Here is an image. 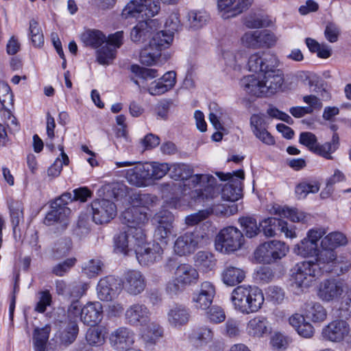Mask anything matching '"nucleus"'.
Returning <instances> with one entry per match:
<instances>
[{"mask_svg": "<svg viewBox=\"0 0 351 351\" xmlns=\"http://www.w3.org/2000/svg\"><path fill=\"white\" fill-rule=\"evenodd\" d=\"M141 332V338L146 349L154 346L158 339L163 335L162 328L156 322H149L145 325Z\"/></svg>", "mask_w": 351, "mask_h": 351, "instance_id": "2f4dec72", "label": "nucleus"}, {"mask_svg": "<svg viewBox=\"0 0 351 351\" xmlns=\"http://www.w3.org/2000/svg\"><path fill=\"white\" fill-rule=\"evenodd\" d=\"M105 328L101 326L89 328L86 334L87 343L92 346H99L105 342Z\"/></svg>", "mask_w": 351, "mask_h": 351, "instance_id": "49530a36", "label": "nucleus"}, {"mask_svg": "<svg viewBox=\"0 0 351 351\" xmlns=\"http://www.w3.org/2000/svg\"><path fill=\"white\" fill-rule=\"evenodd\" d=\"M136 165L134 167L125 171V178L127 181L136 186H146L147 181L149 180V169L146 168L145 164H136L134 161L116 162L117 167H129Z\"/></svg>", "mask_w": 351, "mask_h": 351, "instance_id": "2eb2a0df", "label": "nucleus"}, {"mask_svg": "<svg viewBox=\"0 0 351 351\" xmlns=\"http://www.w3.org/2000/svg\"><path fill=\"white\" fill-rule=\"evenodd\" d=\"M174 216L169 210H161L154 215L152 219L155 226L154 237L162 245H167L173 233Z\"/></svg>", "mask_w": 351, "mask_h": 351, "instance_id": "f8f14e48", "label": "nucleus"}, {"mask_svg": "<svg viewBox=\"0 0 351 351\" xmlns=\"http://www.w3.org/2000/svg\"><path fill=\"white\" fill-rule=\"evenodd\" d=\"M194 260L195 265L204 272L213 270L216 265L214 255L206 251L198 252L195 254Z\"/></svg>", "mask_w": 351, "mask_h": 351, "instance_id": "ea45409f", "label": "nucleus"}, {"mask_svg": "<svg viewBox=\"0 0 351 351\" xmlns=\"http://www.w3.org/2000/svg\"><path fill=\"white\" fill-rule=\"evenodd\" d=\"M122 285L128 294L137 295L141 293L146 287L145 278L139 271L128 270L123 274Z\"/></svg>", "mask_w": 351, "mask_h": 351, "instance_id": "b1692460", "label": "nucleus"}, {"mask_svg": "<svg viewBox=\"0 0 351 351\" xmlns=\"http://www.w3.org/2000/svg\"><path fill=\"white\" fill-rule=\"evenodd\" d=\"M215 293V287L211 282H201L199 289L192 296V302L195 308L199 310L208 309L213 303Z\"/></svg>", "mask_w": 351, "mask_h": 351, "instance_id": "412c9836", "label": "nucleus"}, {"mask_svg": "<svg viewBox=\"0 0 351 351\" xmlns=\"http://www.w3.org/2000/svg\"><path fill=\"white\" fill-rule=\"evenodd\" d=\"M271 328L267 319L263 316H256L247 324V335L254 338H261L269 333Z\"/></svg>", "mask_w": 351, "mask_h": 351, "instance_id": "72a5a7b5", "label": "nucleus"}, {"mask_svg": "<svg viewBox=\"0 0 351 351\" xmlns=\"http://www.w3.org/2000/svg\"><path fill=\"white\" fill-rule=\"evenodd\" d=\"M9 209L13 232L15 233L16 228L24 220L23 206L20 202H11L9 204Z\"/></svg>", "mask_w": 351, "mask_h": 351, "instance_id": "37998d69", "label": "nucleus"}, {"mask_svg": "<svg viewBox=\"0 0 351 351\" xmlns=\"http://www.w3.org/2000/svg\"><path fill=\"white\" fill-rule=\"evenodd\" d=\"M136 334L127 326H120L111 332L109 342L117 351H124L132 347L135 343Z\"/></svg>", "mask_w": 351, "mask_h": 351, "instance_id": "dca6fc26", "label": "nucleus"}, {"mask_svg": "<svg viewBox=\"0 0 351 351\" xmlns=\"http://www.w3.org/2000/svg\"><path fill=\"white\" fill-rule=\"evenodd\" d=\"M131 71L143 81L152 80L158 76L157 70L141 67L138 65H132L131 66Z\"/></svg>", "mask_w": 351, "mask_h": 351, "instance_id": "e2e57ef3", "label": "nucleus"}, {"mask_svg": "<svg viewBox=\"0 0 351 351\" xmlns=\"http://www.w3.org/2000/svg\"><path fill=\"white\" fill-rule=\"evenodd\" d=\"M253 0H217L219 14L223 19L233 18L243 12Z\"/></svg>", "mask_w": 351, "mask_h": 351, "instance_id": "4be33fe9", "label": "nucleus"}, {"mask_svg": "<svg viewBox=\"0 0 351 351\" xmlns=\"http://www.w3.org/2000/svg\"><path fill=\"white\" fill-rule=\"evenodd\" d=\"M319 190L317 183H301L295 188V193L299 199L305 198L310 193H316Z\"/></svg>", "mask_w": 351, "mask_h": 351, "instance_id": "774afa93", "label": "nucleus"}, {"mask_svg": "<svg viewBox=\"0 0 351 351\" xmlns=\"http://www.w3.org/2000/svg\"><path fill=\"white\" fill-rule=\"evenodd\" d=\"M169 175L171 178L178 180H188L189 184L195 188L192 191V197L195 200L213 199L218 195L219 188L216 179L208 174H195L193 169L184 163H175L169 166Z\"/></svg>", "mask_w": 351, "mask_h": 351, "instance_id": "f03ea898", "label": "nucleus"}, {"mask_svg": "<svg viewBox=\"0 0 351 351\" xmlns=\"http://www.w3.org/2000/svg\"><path fill=\"white\" fill-rule=\"evenodd\" d=\"M146 168L149 169V180H159L163 178L169 171V165L168 163H159L152 162L145 163Z\"/></svg>", "mask_w": 351, "mask_h": 351, "instance_id": "3c124183", "label": "nucleus"}, {"mask_svg": "<svg viewBox=\"0 0 351 351\" xmlns=\"http://www.w3.org/2000/svg\"><path fill=\"white\" fill-rule=\"evenodd\" d=\"M214 337L213 330L204 326L197 328L191 335V339L197 347H202L210 343Z\"/></svg>", "mask_w": 351, "mask_h": 351, "instance_id": "58836bf2", "label": "nucleus"}, {"mask_svg": "<svg viewBox=\"0 0 351 351\" xmlns=\"http://www.w3.org/2000/svg\"><path fill=\"white\" fill-rule=\"evenodd\" d=\"M188 19L191 27L200 28L209 20V14L205 11L193 10L189 12Z\"/></svg>", "mask_w": 351, "mask_h": 351, "instance_id": "4d7b16f0", "label": "nucleus"}, {"mask_svg": "<svg viewBox=\"0 0 351 351\" xmlns=\"http://www.w3.org/2000/svg\"><path fill=\"white\" fill-rule=\"evenodd\" d=\"M161 53L154 47H149L144 48L140 53V62L143 64L152 65L157 62L158 59L160 57Z\"/></svg>", "mask_w": 351, "mask_h": 351, "instance_id": "6e6d98bb", "label": "nucleus"}, {"mask_svg": "<svg viewBox=\"0 0 351 351\" xmlns=\"http://www.w3.org/2000/svg\"><path fill=\"white\" fill-rule=\"evenodd\" d=\"M29 36L34 47H40L44 44L43 31L38 23L35 19L29 21Z\"/></svg>", "mask_w": 351, "mask_h": 351, "instance_id": "603ef678", "label": "nucleus"}, {"mask_svg": "<svg viewBox=\"0 0 351 351\" xmlns=\"http://www.w3.org/2000/svg\"><path fill=\"white\" fill-rule=\"evenodd\" d=\"M350 332V324L344 319H338L323 328L322 336L326 341L339 343L348 337Z\"/></svg>", "mask_w": 351, "mask_h": 351, "instance_id": "f3484780", "label": "nucleus"}, {"mask_svg": "<svg viewBox=\"0 0 351 351\" xmlns=\"http://www.w3.org/2000/svg\"><path fill=\"white\" fill-rule=\"evenodd\" d=\"M322 274L317 264H315L312 261H305L295 265L292 277L297 287L306 289L309 287Z\"/></svg>", "mask_w": 351, "mask_h": 351, "instance_id": "9d476101", "label": "nucleus"}, {"mask_svg": "<svg viewBox=\"0 0 351 351\" xmlns=\"http://www.w3.org/2000/svg\"><path fill=\"white\" fill-rule=\"evenodd\" d=\"M119 280L114 276H108L101 278L97 287L98 298L101 300L110 301L118 295Z\"/></svg>", "mask_w": 351, "mask_h": 351, "instance_id": "bb28decb", "label": "nucleus"}, {"mask_svg": "<svg viewBox=\"0 0 351 351\" xmlns=\"http://www.w3.org/2000/svg\"><path fill=\"white\" fill-rule=\"evenodd\" d=\"M337 254L336 250L323 247L320 245L316 253L315 264H317L322 274L328 273L334 261L336 260Z\"/></svg>", "mask_w": 351, "mask_h": 351, "instance_id": "f704fd0d", "label": "nucleus"}, {"mask_svg": "<svg viewBox=\"0 0 351 351\" xmlns=\"http://www.w3.org/2000/svg\"><path fill=\"white\" fill-rule=\"evenodd\" d=\"M13 93L10 86L5 82L0 83V102L3 106L2 110L8 109L14 104Z\"/></svg>", "mask_w": 351, "mask_h": 351, "instance_id": "052dcab7", "label": "nucleus"}, {"mask_svg": "<svg viewBox=\"0 0 351 351\" xmlns=\"http://www.w3.org/2000/svg\"><path fill=\"white\" fill-rule=\"evenodd\" d=\"M176 82V72L168 71L159 79L153 81L147 90L152 95H160L172 89Z\"/></svg>", "mask_w": 351, "mask_h": 351, "instance_id": "c85d7f7f", "label": "nucleus"}, {"mask_svg": "<svg viewBox=\"0 0 351 351\" xmlns=\"http://www.w3.org/2000/svg\"><path fill=\"white\" fill-rule=\"evenodd\" d=\"M116 51L106 45L97 51V59L101 64H109L115 58Z\"/></svg>", "mask_w": 351, "mask_h": 351, "instance_id": "69168bd1", "label": "nucleus"}, {"mask_svg": "<svg viewBox=\"0 0 351 351\" xmlns=\"http://www.w3.org/2000/svg\"><path fill=\"white\" fill-rule=\"evenodd\" d=\"M351 269V253L345 252L337 255L334 264L328 273H332L341 276L348 273Z\"/></svg>", "mask_w": 351, "mask_h": 351, "instance_id": "e433bc0d", "label": "nucleus"}, {"mask_svg": "<svg viewBox=\"0 0 351 351\" xmlns=\"http://www.w3.org/2000/svg\"><path fill=\"white\" fill-rule=\"evenodd\" d=\"M260 227L264 235L267 237H275L278 232L285 233L286 237H295V232L288 228L287 221L276 217L265 219L260 223Z\"/></svg>", "mask_w": 351, "mask_h": 351, "instance_id": "5701e85b", "label": "nucleus"}, {"mask_svg": "<svg viewBox=\"0 0 351 351\" xmlns=\"http://www.w3.org/2000/svg\"><path fill=\"white\" fill-rule=\"evenodd\" d=\"M244 243L242 232L235 227L223 228L215 239V248L217 251L228 254L239 250Z\"/></svg>", "mask_w": 351, "mask_h": 351, "instance_id": "0eeeda50", "label": "nucleus"}, {"mask_svg": "<svg viewBox=\"0 0 351 351\" xmlns=\"http://www.w3.org/2000/svg\"><path fill=\"white\" fill-rule=\"evenodd\" d=\"M158 197L147 193H134L131 196L133 206L144 208L153 206L156 204Z\"/></svg>", "mask_w": 351, "mask_h": 351, "instance_id": "de8ad7c7", "label": "nucleus"}, {"mask_svg": "<svg viewBox=\"0 0 351 351\" xmlns=\"http://www.w3.org/2000/svg\"><path fill=\"white\" fill-rule=\"evenodd\" d=\"M347 290L348 285L343 280L330 278L319 284L317 296L323 302H338L343 297Z\"/></svg>", "mask_w": 351, "mask_h": 351, "instance_id": "1a4fd4ad", "label": "nucleus"}, {"mask_svg": "<svg viewBox=\"0 0 351 351\" xmlns=\"http://www.w3.org/2000/svg\"><path fill=\"white\" fill-rule=\"evenodd\" d=\"M115 249L125 255L134 251L138 263L142 265H149L162 258L163 248L161 244L147 241L144 230H133L119 237H114Z\"/></svg>", "mask_w": 351, "mask_h": 351, "instance_id": "f257e3e1", "label": "nucleus"}, {"mask_svg": "<svg viewBox=\"0 0 351 351\" xmlns=\"http://www.w3.org/2000/svg\"><path fill=\"white\" fill-rule=\"evenodd\" d=\"M160 10L155 0H131L123 8L121 16L125 19H136L138 21L150 20Z\"/></svg>", "mask_w": 351, "mask_h": 351, "instance_id": "39448f33", "label": "nucleus"}, {"mask_svg": "<svg viewBox=\"0 0 351 351\" xmlns=\"http://www.w3.org/2000/svg\"><path fill=\"white\" fill-rule=\"evenodd\" d=\"M103 263L99 259L93 258L84 263L82 271L89 278L95 277L101 271Z\"/></svg>", "mask_w": 351, "mask_h": 351, "instance_id": "13d9d810", "label": "nucleus"}, {"mask_svg": "<svg viewBox=\"0 0 351 351\" xmlns=\"http://www.w3.org/2000/svg\"><path fill=\"white\" fill-rule=\"evenodd\" d=\"M289 251L285 243L273 240L260 245L254 252V257L259 263L270 265L282 259Z\"/></svg>", "mask_w": 351, "mask_h": 351, "instance_id": "423d86ee", "label": "nucleus"}, {"mask_svg": "<svg viewBox=\"0 0 351 351\" xmlns=\"http://www.w3.org/2000/svg\"><path fill=\"white\" fill-rule=\"evenodd\" d=\"M300 143L307 147L311 151L326 159L332 160L331 154L335 152L339 145V138L337 134H334L330 142L320 145L313 133H301Z\"/></svg>", "mask_w": 351, "mask_h": 351, "instance_id": "9b49d317", "label": "nucleus"}, {"mask_svg": "<svg viewBox=\"0 0 351 351\" xmlns=\"http://www.w3.org/2000/svg\"><path fill=\"white\" fill-rule=\"evenodd\" d=\"M230 301L236 311L248 315L261 308L265 298L262 290L257 287L239 285L232 290Z\"/></svg>", "mask_w": 351, "mask_h": 351, "instance_id": "20e7f679", "label": "nucleus"}, {"mask_svg": "<svg viewBox=\"0 0 351 351\" xmlns=\"http://www.w3.org/2000/svg\"><path fill=\"white\" fill-rule=\"evenodd\" d=\"M210 113L209 120L214 128L217 131H225L221 121L223 119V113L222 109L216 103H211L209 106Z\"/></svg>", "mask_w": 351, "mask_h": 351, "instance_id": "8fccbe9b", "label": "nucleus"}, {"mask_svg": "<svg viewBox=\"0 0 351 351\" xmlns=\"http://www.w3.org/2000/svg\"><path fill=\"white\" fill-rule=\"evenodd\" d=\"M38 295V301L35 306L34 311L43 313L46 311L47 307L51 304L52 297L48 290L40 291Z\"/></svg>", "mask_w": 351, "mask_h": 351, "instance_id": "338daca9", "label": "nucleus"}, {"mask_svg": "<svg viewBox=\"0 0 351 351\" xmlns=\"http://www.w3.org/2000/svg\"><path fill=\"white\" fill-rule=\"evenodd\" d=\"M173 39V34H169V32L165 31H160L154 35L149 42V45L152 47H154L155 49H158L161 53L162 50L170 46Z\"/></svg>", "mask_w": 351, "mask_h": 351, "instance_id": "79ce46f5", "label": "nucleus"}, {"mask_svg": "<svg viewBox=\"0 0 351 351\" xmlns=\"http://www.w3.org/2000/svg\"><path fill=\"white\" fill-rule=\"evenodd\" d=\"M205 238V236L197 232H186L176 239L174 252L180 256L191 254L203 244Z\"/></svg>", "mask_w": 351, "mask_h": 351, "instance_id": "4468645a", "label": "nucleus"}, {"mask_svg": "<svg viewBox=\"0 0 351 351\" xmlns=\"http://www.w3.org/2000/svg\"><path fill=\"white\" fill-rule=\"evenodd\" d=\"M191 317L189 309L182 304L173 306L167 313L168 323L173 328L186 325Z\"/></svg>", "mask_w": 351, "mask_h": 351, "instance_id": "7c9ffc66", "label": "nucleus"}, {"mask_svg": "<svg viewBox=\"0 0 351 351\" xmlns=\"http://www.w3.org/2000/svg\"><path fill=\"white\" fill-rule=\"evenodd\" d=\"M82 42L93 48H97L106 40L105 35L99 30H88L82 34L81 36Z\"/></svg>", "mask_w": 351, "mask_h": 351, "instance_id": "a18cd8bd", "label": "nucleus"}, {"mask_svg": "<svg viewBox=\"0 0 351 351\" xmlns=\"http://www.w3.org/2000/svg\"><path fill=\"white\" fill-rule=\"evenodd\" d=\"M175 275L186 287L195 284L199 279L198 271L189 264H181L178 266Z\"/></svg>", "mask_w": 351, "mask_h": 351, "instance_id": "c9c22d12", "label": "nucleus"}, {"mask_svg": "<svg viewBox=\"0 0 351 351\" xmlns=\"http://www.w3.org/2000/svg\"><path fill=\"white\" fill-rule=\"evenodd\" d=\"M217 176L221 180H228L221 189V197L223 200L235 202L242 196V182L244 180L243 170L232 171V173H223L217 172Z\"/></svg>", "mask_w": 351, "mask_h": 351, "instance_id": "6e6552de", "label": "nucleus"}, {"mask_svg": "<svg viewBox=\"0 0 351 351\" xmlns=\"http://www.w3.org/2000/svg\"><path fill=\"white\" fill-rule=\"evenodd\" d=\"M78 330L77 323L75 322H70L60 335L61 343L66 346L72 343L77 337Z\"/></svg>", "mask_w": 351, "mask_h": 351, "instance_id": "5fc2aeb1", "label": "nucleus"}, {"mask_svg": "<svg viewBox=\"0 0 351 351\" xmlns=\"http://www.w3.org/2000/svg\"><path fill=\"white\" fill-rule=\"evenodd\" d=\"M121 221L126 226L115 237H119L124 233L128 234L131 229L143 230V226L147 223L148 217L144 208L132 206L123 212Z\"/></svg>", "mask_w": 351, "mask_h": 351, "instance_id": "ddd939ff", "label": "nucleus"}, {"mask_svg": "<svg viewBox=\"0 0 351 351\" xmlns=\"http://www.w3.org/2000/svg\"><path fill=\"white\" fill-rule=\"evenodd\" d=\"M242 44L248 48L258 49L272 45L274 42L273 34L267 30L246 32L241 38Z\"/></svg>", "mask_w": 351, "mask_h": 351, "instance_id": "393cba45", "label": "nucleus"}, {"mask_svg": "<svg viewBox=\"0 0 351 351\" xmlns=\"http://www.w3.org/2000/svg\"><path fill=\"white\" fill-rule=\"evenodd\" d=\"M103 317L102 305L99 302L87 303L81 311V320L87 325H95Z\"/></svg>", "mask_w": 351, "mask_h": 351, "instance_id": "473e14b6", "label": "nucleus"}, {"mask_svg": "<svg viewBox=\"0 0 351 351\" xmlns=\"http://www.w3.org/2000/svg\"><path fill=\"white\" fill-rule=\"evenodd\" d=\"M246 277V271L239 267L227 265L221 273V279L223 284L234 287L241 283Z\"/></svg>", "mask_w": 351, "mask_h": 351, "instance_id": "c756f323", "label": "nucleus"}, {"mask_svg": "<svg viewBox=\"0 0 351 351\" xmlns=\"http://www.w3.org/2000/svg\"><path fill=\"white\" fill-rule=\"evenodd\" d=\"M1 112L4 123H0V132H16L20 130L19 122L10 110H1Z\"/></svg>", "mask_w": 351, "mask_h": 351, "instance_id": "09e8293b", "label": "nucleus"}, {"mask_svg": "<svg viewBox=\"0 0 351 351\" xmlns=\"http://www.w3.org/2000/svg\"><path fill=\"white\" fill-rule=\"evenodd\" d=\"M275 276L274 270L267 266H262L257 269L254 274L256 280L261 284L269 283L273 280Z\"/></svg>", "mask_w": 351, "mask_h": 351, "instance_id": "0e129e2a", "label": "nucleus"}, {"mask_svg": "<svg viewBox=\"0 0 351 351\" xmlns=\"http://www.w3.org/2000/svg\"><path fill=\"white\" fill-rule=\"evenodd\" d=\"M304 311L306 317L313 322H323L327 317L326 309L319 302L306 303L305 304Z\"/></svg>", "mask_w": 351, "mask_h": 351, "instance_id": "4c0bfd02", "label": "nucleus"}, {"mask_svg": "<svg viewBox=\"0 0 351 351\" xmlns=\"http://www.w3.org/2000/svg\"><path fill=\"white\" fill-rule=\"evenodd\" d=\"M69 199H71V194L64 193L54 200L51 205V210L44 219V223L51 226L59 221H64L71 213V210L66 206Z\"/></svg>", "mask_w": 351, "mask_h": 351, "instance_id": "6ab92c4d", "label": "nucleus"}, {"mask_svg": "<svg viewBox=\"0 0 351 351\" xmlns=\"http://www.w3.org/2000/svg\"><path fill=\"white\" fill-rule=\"evenodd\" d=\"M278 60L277 58L272 54L255 53L250 56L247 67L250 71L264 73L269 68L278 66Z\"/></svg>", "mask_w": 351, "mask_h": 351, "instance_id": "a878e982", "label": "nucleus"}, {"mask_svg": "<svg viewBox=\"0 0 351 351\" xmlns=\"http://www.w3.org/2000/svg\"><path fill=\"white\" fill-rule=\"evenodd\" d=\"M159 23L155 19L143 20L138 21L130 33L131 40L134 43H143L148 39L152 32L156 30Z\"/></svg>", "mask_w": 351, "mask_h": 351, "instance_id": "cd10ccee", "label": "nucleus"}, {"mask_svg": "<svg viewBox=\"0 0 351 351\" xmlns=\"http://www.w3.org/2000/svg\"><path fill=\"white\" fill-rule=\"evenodd\" d=\"M91 208L93 219L97 224L108 223L117 215L116 205L108 199L94 200Z\"/></svg>", "mask_w": 351, "mask_h": 351, "instance_id": "aec40b11", "label": "nucleus"}, {"mask_svg": "<svg viewBox=\"0 0 351 351\" xmlns=\"http://www.w3.org/2000/svg\"><path fill=\"white\" fill-rule=\"evenodd\" d=\"M318 250L317 244H315L308 239H303L299 243L296 244L293 248L295 254L302 257H309L316 256Z\"/></svg>", "mask_w": 351, "mask_h": 351, "instance_id": "c03bdc74", "label": "nucleus"}, {"mask_svg": "<svg viewBox=\"0 0 351 351\" xmlns=\"http://www.w3.org/2000/svg\"><path fill=\"white\" fill-rule=\"evenodd\" d=\"M347 238L341 232H334L328 234L321 241L320 245L323 247L335 250L337 247L347 244Z\"/></svg>", "mask_w": 351, "mask_h": 351, "instance_id": "a19ab883", "label": "nucleus"}, {"mask_svg": "<svg viewBox=\"0 0 351 351\" xmlns=\"http://www.w3.org/2000/svg\"><path fill=\"white\" fill-rule=\"evenodd\" d=\"M274 209L276 214H278L280 217H287L293 222L303 221L306 217L304 213L295 208H280L278 206Z\"/></svg>", "mask_w": 351, "mask_h": 351, "instance_id": "864d4df0", "label": "nucleus"}, {"mask_svg": "<svg viewBox=\"0 0 351 351\" xmlns=\"http://www.w3.org/2000/svg\"><path fill=\"white\" fill-rule=\"evenodd\" d=\"M284 83L282 71L272 66L263 73L261 79L255 75L244 77L241 80V86L244 90L253 96H268L280 90Z\"/></svg>", "mask_w": 351, "mask_h": 351, "instance_id": "7ed1b4c3", "label": "nucleus"}, {"mask_svg": "<svg viewBox=\"0 0 351 351\" xmlns=\"http://www.w3.org/2000/svg\"><path fill=\"white\" fill-rule=\"evenodd\" d=\"M239 222L247 237H254L260 231L261 227H258L256 219L252 217H242L239 219Z\"/></svg>", "mask_w": 351, "mask_h": 351, "instance_id": "bf43d9fd", "label": "nucleus"}, {"mask_svg": "<svg viewBox=\"0 0 351 351\" xmlns=\"http://www.w3.org/2000/svg\"><path fill=\"white\" fill-rule=\"evenodd\" d=\"M60 149L62 151V158H57L54 163L47 170L48 176L53 178L58 176L62 169L63 165H68L69 162V157L64 152L62 147Z\"/></svg>", "mask_w": 351, "mask_h": 351, "instance_id": "680f3d73", "label": "nucleus"}, {"mask_svg": "<svg viewBox=\"0 0 351 351\" xmlns=\"http://www.w3.org/2000/svg\"><path fill=\"white\" fill-rule=\"evenodd\" d=\"M151 314L146 305L135 303L127 308L124 313V318L125 323L130 326H145L150 322Z\"/></svg>", "mask_w": 351, "mask_h": 351, "instance_id": "a211bd4d", "label": "nucleus"}]
</instances>
